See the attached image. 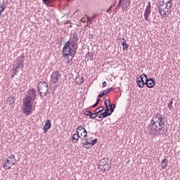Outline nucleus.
I'll list each match as a JSON object with an SVG mask.
<instances>
[{"mask_svg":"<svg viewBox=\"0 0 180 180\" xmlns=\"http://www.w3.org/2000/svg\"><path fill=\"white\" fill-rule=\"evenodd\" d=\"M150 136H168V129L165 128V117L157 112L154 114L148 126Z\"/></svg>","mask_w":180,"mask_h":180,"instance_id":"obj_1","label":"nucleus"},{"mask_svg":"<svg viewBox=\"0 0 180 180\" xmlns=\"http://www.w3.org/2000/svg\"><path fill=\"white\" fill-rule=\"evenodd\" d=\"M32 99L33 98H30V96H26L22 100V106H23L22 112L27 116H29L32 112V109L33 108V105H32Z\"/></svg>","mask_w":180,"mask_h":180,"instance_id":"obj_2","label":"nucleus"},{"mask_svg":"<svg viewBox=\"0 0 180 180\" xmlns=\"http://www.w3.org/2000/svg\"><path fill=\"white\" fill-rule=\"evenodd\" d=\"M43 92L44 96H47L49 94V84L46 82H39L38 83V94L40 96H43Z\"/></svg>","mask_w":180,"mask_h":180,"instance_id":"obj_3","label":"nucleus"},{"mask_svg":"<svg viewBox=\"0 0 180 180\" xmlns=\"http://www.w3.org/2000/svg\"><path fill=\"white\" fill-rule=\"evenodd\" d=\"M60 81H61V74L60 73V71H53L51 75V82L52 84H60Z\"/></svg>","mask_w":180,"mask_h":180,"instance_id":"obj_4","label":"nucleus"},{"mask_svg":"<svg viewBox=\"0 0 180 180\" xmlns=\"http://www.w3.org/2000/svg\"><path fill=\"white\" fill-rule=\"evenodd\" d=\"M70 44H71V41H68L62 50V53L65 57H68V54H71V46H70Z\"/></svg>","mask_w":180,"mask_h":180,"instance_id":"obj_5","label":"nucleus"},{"mask_svg":"<svg viewBox=\"0 0 180 180\" xmlns=\"http://www.w3.org/2000/svg\"><path fill=\"white\" fill-rule=\"evenodd\" d=\"M25 63V55L22 54L20 56H18L15 60V64L14 65L17 68H23L25 67V65L23 64Z\"/></svg>","mask_w":180,"mask_h":180,"instance_id":"obj_6","label":"nucleus"},{"mask_svg":"<svg viewBox=\"0 0 180 180\" xmlns=\"http://www.w3.org/2000/svg\"><path fill=\"white\" fill-rule=\"evenodd\" d=\"M150 13H151V2H149L146 6V8L144 11V19L148 21L150 20L148 18H150Z\"/></svg>","mask_w":180,"mask_h":180,"instance_id":"obj_7","label":"nucleus"},{"mask_svg":"<svg viewBox=\"0 0 180 180\" xmlns=\"http://www.w3.org/2000/svg\"><path fill=\"white\" fill-rule=\"evenodd\" d=\"M119 6H121L122 11H127V9H130L126 0L120 1L118 3V7Z\"/></svg>","mask_w":180,"mask_h":180,"instance_id":"obj_8","label":"nucleus"},{"mask_svg":"<svg viewBox=\"0 0 180 180\" xmlns=\"http://www.w3.org/2000/svg\"><path fill=\"white\" fill-rule=\"evenodd\" d=\"M27 96H30L31 99L34 101L36 99V90L34 89H29L27 91Z\"/></svg>","mask_w":180,"mask_h":180,"instance_id":"obj_9","label":"nucleus"},{"mask_svg":"<svg viewBox=\"0 0 180 180\" xmlns=\"http://www.w3.org/2000/svg\"><path fill=\"white\" fill-rule=\"evenodd\" d=\"M146 84L148 88H154L155 86V80L153 78L147 79Z\"/></svg>","mask_w":180,"mask_h":180,"instance_id":"obj_10","label":"nucleus"},{"mask_svg":"<svg viewBox=\"0 0 180 180\" xmlns=\"http://www.w3.org/2000/svg\"><path fill=\"white\" fill-rule=\"evenodd\" d=\"M72 49H78V36L74 37L72 40L70 41Z\"/></svg>","mask_w":180,"mask_h":180,"instance_id":"obj_11","label":"nucleus"},{"mask_svg":"<svg viewBox=\"0 0 180 180\" xmlns=\"http://www.w3.org/2000/svg\"><path fill=\"white\" fill-rule=\"evenodd\" d=\"M50 129H51V122L50 121V120H47L44 127V132L47 133V131L50 130Z\"/></svg>","mask_w":180,"mask_h":180,"instance_id":"obj_12","label":"nucleus"},{"mask_svg":"<svg viewBox=\"0 0 180 180\" xmlns=\"http://www.w3.org/2000/svg\"><path fill=\"white\" fill-rule=\"evenodd\" d=\"M105 110V108L103 107H100L98 108H96L95 110V113H93V116L94 117V119H96V117H98V116H99V113H102V112Z\"/></svg>","mask_w":180,"mask_h":180,"instance_id":"obj_13","label":"nucleus"},{"mask_svg":"<svg viewBox=\"0 0 180 180\" xmlns=\"http://www.w3.org/2000/svg\"><path fill=\"white\" fill-rule=\"evenodd\" d=\"M109 161V158H105L100 160L98 165L99 167H103V165H106Z\"/></svg>","mask_w":180,"mask_h":180,"instance_id":"obj_14","label":"nucleus"},{"mask_svg":"<svg viewBox=\"0 0 180 180\" xmlns=\"http://www.w3.org/2000/svg\"><path fill=\"white\" fill-rule=\"evenodd\" d=\"M42 2L46 6L53 7V2H54V0H42Z\"/></svg>","mask_w":180,"mask_h":180,"instance_id":"obj_15","label":"nucleus"},{"mask_svg":"<svg viewBox=\"0 0 180 180\" xmlns=\"http://www.w3.org/2000/svg\"><path fill=\"white\" fill-rule=\"evenodd\" d=\"M6 6H8V1L4 0L2 4H0V9L4 12L5 9H6Z\"/></svg>","mask_w":180,"mask_h":180,"instance_id":"obj_16","label":"nucleus"},{"mask_svg":"<svg viewBox=\"0 0 180 180\" xmlns=\"http://www.w3.org/2000/svg\"><path fill=\"white\" fill-rule=\"evenodd\" d=\"M162 165H161V168L162 169H165L167 167V164H168V160H167V158H164L163 160L161 162Z\"/></svg>","mask_w":180,"mask_h":180,"instance_id":"obj_17","label":"nucleus"},{"mask_svg":"<svg viewBox=\"0 0 180 180\" xmlns=\"http://www.w3.org/2000/svg\"><path fill=\"white\" fill-rule=\"evenodd\" d=\"M79 137H81V136H79V134H74L72 136V143H77L78 140H79Z\"/></svg>","mask_w":180,"mask_h":180,"instance_id":"obj_18","label":"nucleus"},{"mask_svg":"<svg viewBox=\"0 0 180 180\" xmlns=\"http://www.w3.org/2000/svg\"><path fill=\"white\" fill-rule=\"evenodd\" d=\"M144 81V77L143 76H140L139 77L136 78V84L138 86H141L142 82Z\"/></svg>","mask_w":180,"mask_h":180,"instance_id":"obj_19","label":"nucleus"},{"mask_svg":"<svg viewBox=\"0 0 180 180\" xmlns=\"http://www.w3.org/2000/svg\"><path fill=\"white\" fill-rule=\"evenodd\" d=\"M123 41H121L122 46L123 47V50H128L129 45L126 43V39L124 38H122Z\"/></svg>","mask_w":180,"mask_h":180,"instance_id":"obj_20","label":"nucleus"},{"mask_svg":"<svg viewBox=\"0 0 180 180\" xmlns=\"http://www.w3.org/2000/svg\"><path fill=\"white\" fill-rule=\"evenodd\" d=\"M101 169H103V172H105V171H110V169L112 168V167L110 165H109V164L106 163L105 165L102 166Z\"/></svg>","mask_w":180,"mask_h":180,"instance_id":"obj_21","label":"nucleus"},{"mask_svg":"<svg viewBox=\"0 0 180 180\" xmlns=\"http://www.w3.org/2000/svg\"><path fill=\"white\" fill-rule=\"evenodd\" d=\"M172 103H174V98H172V99L169 100V103L167 105V108L170 110H174V107L172 106Z\"/></svg>","mask_w":180,"mask_h":180,"instance_id":"obj_22","label":"nucleus"},{"mask_svg":"<svg viewBox=\"0 0 180 180\" xmlns=\"http://www.w3.org/2000/svg\"><path fill=\"white\" fill-rule=\"evenodd\" d=\"M84 115H85L86 116H90V119H95V117H94V114H93L92 112L90 111V110H86V111L84 112Z\"/></svg>","mask_w":180,"mask_h":180,"instance_id":"obj_23","label":"nucleus"},{"mask_svg":"<svg viewBox=\"0 0 180 180\" xmlns=\"http://www.w3.org/2000/svg\"><path fill=\"white\" fill-rule=\"evenodd\" d=\"M7 102L9 103V105H13L15 103V97L9 96L7 99Z\"/></svg>","mask_w":180,"mask_h":180,"instance_id":"obj_24","label":"nucleus"},{"mask_svg":"<svg viewBox=\"0 0 180 180\" xmlns=\"http://www.w3.org/2000/svg\"><path fill=\"white\" fill-rule=\"evenodd\" d=\"M78 48L71 49L70 48V54H68V56H70L71 57H74L75 54H77V50Z\"/></svg>","mask_w":180,"mask_h":180,"instance_id":"obj_25","label":"nucleus"},{"mask_svg":"<svg viewBox=\"0 0 180 180\" xmlns=\"http://www.w3.org/2000/svg\"><path fill=\"white\" fill-rule=\"evenodd\" d=\"M19 68H17L15 65L13 66V73L14 75H18V73L19 72Z\"/></svg>","mask_w":180,"mask_h":180,"instance_id":"obj_26","label":"nucleus"},{"mask_svg":"<svg viewBox=\"0 0 180 180\" xmlns=\"http://www.w3.org/2000/svg\"><path fill=\"white\" fill-rule=\"evenodd\" d=\"M87 58H89V60H90L91 61H92V60H94V53H89L88 52L86 54Z\"/></svg>","mask_w":180,"mask_h":180,"instance_id":"obj_27","label":"nucleus"},{"mask_svg":"<svg viewBox=\"0 0 180 180\" xmlns=\"http://www.w3.org/2000/svg\"><path fill=\"white\" fill-rule=\"evenodd\" d=\"M115 108H116V105H115L113 103L110 105V115H112V113H113L115 112Z\"/></svg>","mask_w":180,"mask_h":180,"instance_id":"obj_28","label":"nucleus"},{"mask_svg":"<svg viewBox=\"0 0 180 180\" xmlns=\"http://www.w3.org/2000/svg\"><path fill=\"white\" fill-rule=\"evenodd\" d=\"M77 84L81 85L84 82V78L82 77H77L76 78Z\"/></svg>","mask_w":180,"mask_h":180,"instance_id":"obj_29","label":"nucleus"},{"mask_svg":"<svg viewBox=\"0 0 180 180\" xmlns=\"http://www.w3.org/2000/svg\"><path fill=\"white\" fill-rule=\"evenodd\" d=\"M84 16H85V18H86L87 22H89L91 24L94 23V18H92V17H88V15H85Z\"/></svg>","mask_w":180,"mask_h":180,"instance_id":"obj_30","label":"nucleus"},{"mask_svg":"<svg viewBox=\"0 0 180 180\" xmlns=\"http://www.w3.org/2000/svg\"><path fill=\"white\" fill-rule=\"evenodd\" d=\"M104 105L105 106V108H109L112 104H110V100L107 99L104 102Z\"/></svg>","mask_w":180,"mask_h":180,"instance_id":"obj_31","label":"nucleus"},{"mask_svg":"<svg viewBox=\"0 0 180 180\" xmlns=\"http://www.w3.org/2000/svg\"><path fill=\"white\" fill-rule=\"evenodd\" d=\"M159 13L161 15V16H163V18H165L167 16V13H162V8H158Z\"/></svg>","mask_w":180,"mask_h":180,"instance_id":"obj_32","label":"nucleus"},{"mask_svg":"<svg viewBox=\"0 0 180 180\" xmlns=\"http://www.w3.org/2000/svg\"><path fill=\"white\" fill-rule=\"evenodd\" d=\"M5 164H12V165H15L14 161H11L9 158H8V159L5 161Z\"/></svg>","mask_w":180,"mask_h":180,"instance_id":"obj_33","label":"nucleus"},{"mask_svg":"<svg viewBox=\"0 0 180 180\" xmlns=\"http://www.w3.org/2000/svg\"><path fill=\"white\" fill-rule=\"evenodd\" d=\"M101 115H103V117L105 119V118L108 117V116H110L112 114L108 113L104 111L103 113H101Z\"/></svg>","mask_w":180,"mask_h":180,"instance_id":"obj_34","label":"nucleus"},{"mask_svg":"<svg viewBox=\"0 0 180 180\" xmlns=\"http://www.w3.org/2000/svg\"><path fill=\"white\" fill-rule=\"evenodd\" d=\"M101 115H103V117L105 119V118L108 117V116H110L112 114L108 113L104 111L103 113H101Z\"/></svg>","mask_w":180,"mask_h":180,"instance_id":"obj_35","label":"nucleus"},{"mask_svg":"<svg viewBox=\"0 0 180 180\" xmlns=\"http://www.w3.org/2000/svg\"><path fill=\"white\" fill-rule=\"evenodd\" d=\"M171 8H172V4L169 5V7L165 8L166 12H167L169 14L171 13Z\"/></svg>","mask_w":180,"mask_h":180,"instance_id":"obj_36","label":"nucleus"},{"mask_svg":"<svg viewBox=\"0 0 180 180\" xmlns=\"http://www.w3.org/2000/svg\"><path fill=\"white\" fill-rule=\"evenodd\" d=\"M146 85L147 86V79H146V82H144L143 80V82H142V84L141 85H139V88H144V86Z\"/></svg>","mask_w":180,"mask_h":180,"instance_id":"obj_37","label":"nucleus"},{"mask_svg":"<svg viewBox=\"0 0 180 180\" xmlns=\"http://www.w3.org/2000/svg\"><path fill=\"white\" fill-rule=\"evenodd\" d=\"M105 95H108V94H105V91H101L98 96V98H102V96H105Z\"/></svg>","mask_w":180,"mask_h":180,"instance_id":"obj_38","label":"nucleus"},{"mask_svg":"<svg viewBox=\"0 0 180 180\" xmlns=\"http://www.w3.org/2000/svg\"><path fill=\"white\" fill-rule=\"evenodd\" d=\"M164 5H165V3L164 2V0H162V1H161L159 5H158V8H162L164 6Z\"/></svg>","mask_w":180,"mask_h":180,"instance_id":"obj_39","label":"nucleus"},{"mask_svg":"<svg viewBox=\"0 0 180 180\" xmlns=\"http://www.w3.org/2000/svg\"><path fill=\"white\" fill-rule=\"evenodd\" d=\"M82 130L84 134V138L85 139V137L88 136V132L86 131V129H85V128H84Z\"/></svg>","mask_w":180,"mask_h":180,"instance_id":"obj_40","label":"nucleus"},{"mask_svg":"<svg viewBox=\"0 0 180 180\" xmlns=\"http://www.w3.org/2000/svg\"><path fill=\"white\" fill-rule=\"evenodd\" d=\"M98 143V139H95L94 140H91V146H95Z\"/></svg>","mask_w":180,"mask_h":180,"instance_id":"obj_41","label":"nucleus"},{"mask_svg":"<svg viewBox=\"0 0 180 180\" xmlns=\"http://www.w3.org/2000/svg\"><path fill=\"white\" fill-rule=\"evenodd\" d=\"M91 147H94V145H92V142H88L87 146H85L86 148H91Z\"/></svg>","mask_w":180,"mask_h":180,"instance_id":"obj_42","label":"nucleus"},{"mask_svg":"<svg viewBox=\"0 0 180 180\" xmlns=\"http://www.w3.org/2000/svg\"><path fill=\"white\" fill-rule=\"evenodd\" d=\"M8 159L14 160L15 162H16V159H15V155H11L10 157H8Z\"/></svg>","mask_w":180,"mask_h":180,"instance_id":"obj_43","label":"nucleus"},{"mask_svg":"<svg viewBox=\"0 0 180 180\" xmlns=\"http://www.w3.org/2000/svg\"><path fill=\"white\" fill-rule=\"evenodd\" d=\"M113 89H115V88L113 87H110V89H108V91H106L107 95L109 94V92H112Z\"/></svg>","mask_w":180,"mask_h":180,"instance_id":"obj_44","label":"nucleus"},{"mask_svg":"<svg viewBox=\"0 0 180 180\" xmlns=\"http://www.w3.org/2000/svg\"><path fill=\"white\" fill-rule=\"evenodd\" d=\"M141 77H142V78H146V79H148V76H147V75H146V74H142L141 75Z\"/></svg>","mask_w":180,"mask_h":180,"instance_id":"obj_45","label":"nucleus"},{"mask_svg":"<svg viewBox=\"0 0 180 180\" xmlns=\"http://www.w3.org/2000/svg\"><path fill=\"white\" fill-rule=\"evenodd\" d=\"M112 6H110V8L107 10V13H112Z\"/></svg>","mask_w":180,"mask_h":180,"instance_id":"obj_46","label":"nucleus"},{"mask_svg":"<svg viewBox=\"0 0 180 180\" xmlns=\"http://www.w3.org/2000/svg\"><path fill=\"white\" fill-rule=\"evenodd\" d=\"M104 112H105L107 113H110V110L109 107L105 108V110Z\"/></svg>","mask_w":180,"mask_h":180,"instance_id":"obj_47","label":"nucleus"},{"mask_svg":"<svg viewBox=\"0 0 180 180\" xmlns=\"http://www.w3.org/2000/svg\"><path fill=\"white\" fill-rule=\"evenodd\" d=\"M127 2V5H128V8L129 6H130V4H131V0H125Z\"/></svg>","mask_w":180,"mask_h":180,"instance_id":"obj_48","label":"nucleus"},{"mask_svg":"<svg viewBox=\"0 0 180 180\" xmlns=\"http://www.w3.org/2000/svg\"><path fill=\"white\" fill-rule=\"evenodd\" d=\"M98 16H99L98 14H94V15H93L91 16V18H92V19L95 20V19H96V18H98Z\"/></svg>","mask_w":180,"mask_h":180,"instance_id":"obj_49","label":"nucleus"},{"mask_svg":"<svg viewBox=\"0 0 180 180\" xmlns=\"http://www.w3.org/2000/svg\"><path fill=\"white\" fill-rule=\"evenodd\" d=\"M167 5H172V0H169L166 2Z\"/></svg>","mask_w":180,"mask_h":180,"instance_id":"obj_50","label":"nucleus"},{"mask_svg":"<svg viewBox=\"0 0 180 180\" xmlns=\"http://www.w3.org/2000/svg\"><path fill=\"white\" fill-rule=\"evenodd\" d=\"M4 168H6V169H11V167H8V165L4 164Z\"/></svg>","mask_w":180,"mask_h":180,"instance_id":"obj_51","label":"nucleus"},{"mask_svg":"<svg viewBox=\"0 0 180 180\" xmlns=\"http://www.w3.org/2000/svg\"><path fill=\"white\" fill-rule=\"evenodd\" d=\"M79 129H84V127H82V125L79 126V127L77 128V131H78V130H79Z\"/></svg>","mask_w":180,"mask_h":180,"instance_id":"obj_52","label":"nucleus"},{"mask_svg":"<svg viewBox=\"0 0 180 180\" xmlns=\"http://www.w3.org/2000/svg\"><path fill=\"white\" fill-rule=\"evenodd\" d=\"M101 102V98H97V101L96 102V105H99V103Z\"/></svg>","mask_w":180,"mask_h":180,"instance_id":"obj_53","label":"nucleus"},{"mask_svg":"<svg viewBox=\"0 0 180 180\" xmlns=\"http://www.w3.org/2000/svg\"><path fill=\"white\" fill-rule=\"evenodd\" d=\"M102 85H103V88H105V86H106V85H108V84L106 83V82H103Z\"/></svg>","mask_w":180,"mask_h":180,"instance_id":"obj_54","label":"nucleus"},{"mask_svg":"<svg viewBox=\"0 0 180 180\" xmlns=\"http://www.w3.org/2000/svg\"><path fill=\"white\" fill-rule=\"evenodd\" d=\"M88 143H89L88 141H86V142H83L82 144H83V146H86V147H87Z\"/></svg>","mask_w":180,"mask_h":180,"instance_id":"obj_55","label":"nucleus"},{"mask_svg":"<svg viewBox=\"0 0 180 180\" xmlns=\"http://www.w3.org/2000/svg\"><path fill=\"white\" fill-rule=\"evenodd\" d=\"M89 39H94V35L91 34H89Z\"/></svg>","mask_w":180,"mask_h":180,"instance_id":"obj_56","label":"nucleus"},{"mask_svg":"<svg viewBox=\"0 0 180 180\" xmlns=\"http://www.w3.org/2000/svg\"><path fill=\"white\" fill-rule=\"evenodd\" d=\"M81 22H82L83 23H85V17H83L82 19H81Z\"/></svg>","mask_w":180,"mask_h":180,"instance_id":"obj_57","label":"nucleus"},{"mask_svg":"<svg viewBox=\"0 0 180 180\" xmlns=\"http://www.w3.org/2000/svg\"><path fill=\"white\" fill-rule=\"evenodd\" d=\"M98 117H99V119H104L102 113L98 115Z\"/></svg>","mask_w":180,"mask_h":180,"instance_id":"obj_58","label":"nucleus"},{"mask_svg":"<svg viewBox=\"0 0 180 180\" xmlns=\"http://www.w3.org/2000/svg\"><path fill=\"white\" fill-rule=\"evenodd\" d=\"M119 8H120V6H119V4L117 5V7L115 8L114 11L117 12V10L119 9Z\"/></svg>","mask_w":180,"mask_h":180,"instance_id":"obj_59","label":"nucleus"},{"mask_svg":"<svg viewBox=\"0 0 180 180\" xmlns=\"http://www.w3.org/2000/svg\"><path fill=\"white\" fill-rule=\"evenodd\" d=\"M2 13H4V11L0 8V18L2 16Z\"/></svg>","mask_w":180,"mask_h":180,"instance_id":"obj_60","label":"nucleus"},{"mask_svg":"<svg viewBox=\"0 0 180 180\" xmlns=\"http://www.w3.org/2000/svg\"><path fill=\"white\" fill-rule=\"evenodd\" d=\"M98 106V104L96 103L91 106V108H96Z\"/></svg>","mask_w":180,"mask_h":180,"instance_id":"obj_61","label":"nucleus"},{"mask_svg":"<svg viewBox=\"0 0 180 180\" xmlns=\"http://www.w3.org/2000/svg\"><path fill=\"white\" fill-rule=\"evenodd\" d=\"M76 133H77V134H79V130L76 129Z\"/></svg>","mask_w":180,"mask_h":180,"instance_id":"obj_62","label":"nucleus"},{"mask_svg":"<svg viewBox=\"0 0 180 180\" xmlns=\"http://www.w3.org/2000/svg\"><path fill=\"white\" fill-rule=\"evenodd\" d=\"M169 6L166 4H165V9H166L167 8H169Z\"/></svg>","mask_w":180,"mask_h":180,"instance_id":"obj_63","label":"nucleus"},{"mask_svg":"<svg viewBox=\"0 0 180 180\" xmlns=\"http://www.w3.org/2000/svg\"><path fill=\"white\" fill-rule=\"evenodd\" d=\"M162 12H163V13H166V14L167 13V11L165 9L163 10Z\"/></svg>","mask_w":180,"mask_h":180,"instance_id":"obj_64","label":"nucleus"}]
</instances>
